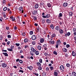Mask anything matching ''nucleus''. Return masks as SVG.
Returning a JSON list of instances; mask_svg holds the SVG:
<instances>
[{
	"mask_svg": "<svg viewBox=\"0 0 76 76\" xmlns=\"http://www.w3.org/2000/svg\"><path fill=\"white\" fill-rule=\"evenodd\" d=\"M8 38H11V35H7Z\"/></svg>",
	"mask_w": 76,
	"mask_h": 76,
	"instance_id": "obj_51",
	"label": "nucleus"
},
{
	"mask_svg": "<svg viewBox=\"0 0 76 76\" xmlns=\"http://www.w3.org/2000/svg\"><path fill=\"white\" fill-rule=\"evenodd\" d=\"M50 69L51 71H52V70H53V69H54V67L53 66H51L50 67Z\"/></svg>",
	"mask_w": 76,
	"mask_h": 76,
	"instance_id": "obj_34",
	"label": "nucleus"
},
{
	"mask_svg": "<svg viewBox=\"0 0 76 76\" xmlns=\"http://www.w3.org/2000/svg\"><path fill=\"white\" fill-rule=\"evenodd\" d=\"M42 17L43 18H49L50 17V14H46L45 16H42Z\"/></svg>",
	"mask_w": 76,
	"mask_h": 76,
	"instance_id": "obj_1",
	"label": "nucleus"
},
{
	"mask_svg": "<svg viewBox=\"0 0 76 76\" xmlns=\"http://www.w3.org/2000/svg\"><path fill=\"white\" fill-rule=\"evenodd\" d=\"M21 35L23 36H25V33L24 32L21 33Z\"/></svg>",
	"mask_w": 76,
	"mask_h": 76,
	"instance_id": "obj_43",
	"label": "nucleus"
},
{
	"mask_svg": "<svg viewBox=\"0 0 76 76\" xmlns=\"http://www.w3.org/2000/svg\"><path fill=\"white\" fill-rule=\"evenodd\" d=\"M31 51H33V52H35V51H36V50H35V49L32 47H31Z\"/></svg>",
	"mask_w": 76,
	"mask_h": 76,
	"instance_id": "obj_16",
	"label": "nucleus"
},
{
	"mask_svg": "<svg viewBox=\"0 0 76 76\" xmlns=\"http://www.w3.org/2000/svg\"><path fill=\"white\" fill-rule=\"evenodd\" d=\"M19 72H21L22 73H23V71L22 70H19Z\"/></svg>",
	"mask_w": 76,
	"mask_h": 76,
	"instance_id": "obj_56",
	"label": "nucleus"
},
{
	"mask_svg": "<svg viewBox=\"0 0 76 76\" xmlns=\"http://www.w3.org/2000/svg\"><path fill=\"white\" fill-rule=\"evenodd\" d=\"M53 53L55 55H57V53L55 51H53Z\"/></svg>",
	"mask_w": 76,
	"mask_h": 76,
	"instance_id": "obj_37",
	"label": "nucleus"
},
{
	"mask_svg": "<svg viewBox=\"0 0 76 76\" xmlns=\"http://www.w3.org/2000/svg\"><path fill=\"white\" fill-rule=\"evenodd\" d=\"M38 69L39 70H42V67H41V66H39V67L38 68Z\"/></svg>",
	"mask_w": 76,
	"mask_h": 76,
	"instance_id": "obj_38",
	"label": "nucleus"
},
{
	"mask_svg": "<svg viewBox=\"0 0 76 76\" xmlns=\"http://www.w3.org/2000/svg\"><path fill=\"white\" fill-rule=\"evenodd\" d=\"M7 50L9 51H13V49H12L11 48V49L7 48Z\"/></svg>",
	"mask_w": 76,
	"mask_h": 76,
	"instance_id": "obj_31",
	"label": "nucleus"
},
{
	"mask_svg": "<svg viewBox=\"0 0 76 76\" xmlns=\"http://www.w3.org/2000/svg\"><path fill=\"white\" fill-rule=\"evenodd\" d=\"M49 43L50 44H52L53 45L54 44V40L53 41H49Z\"/></svg>",
	"mask_w": 76,
	"mask_h": 76,
	"instance_id": "obj_18",
	"label": "nucleus"
},
{
	"mask_svg": "<svg viewBox=\"0 0 76 76\" xmlns=\"http://www.w3.org/2000/svg\"><path fill=\"white\" fill-rule=\"evenodd\" d=\"M56 47L57 48H58V44H56V45H55Z\"/></svg>",
	"mask_w": 76,
	"mask_h": 76,
	"instance_id": "obj_60",
	"label": "nucleus"
},
{
	"mask_svg": "<svg viewBox=\"0 0 76 76\" xmlns=\"http://www.w3.org/2000/svg\"><path fill=\"white\" fill-rule=\"evenodd\" d=\"M46 23H47L48 24L51 23V21H50V20H49V19H46Z\"/></svg>",
	"mask_w": 76,
	"mask_h": 76,
	"instance_id": "obj_22",
	"label": "nucleus"
},
{
	"mask_svg": "<svg viewBox=\"0 0 76 76\" xmlns=\"http://www.w3.org/2000/svg\"><path fill=\"white\" fill-rule=\"evenodd\" d=\"M49 68L48 67H47L46 68V71H48L49 70Z\"/></svg>",
	"mask_w": 76,
	"mask_h": 76,
	"instance_id": "obj_57",
	"label": "nucleus"
},
{
	"mask_svg": "<svg viewBox=\"0 0 76 76\" xmlns=\"http://www.w3.org/2000/svg\"><path fill=\"white\" fill-rule=\"evenodd\" d=\"M1 66L2 67H4V68H5V67H7V64L4 63H3L2 64Z\"/></svg>",
	"mask_w": 76,
	"mask_h": 76,
	"instance_id": "obj_9",
	"label": "nucleus"
},
{
	"mask_svg": "<svg viewBox=\"0 0 76 76\" xmlns=\"http://www.w3.org/2000/svg\"><path fill=\"white\" fill-rule=\"evenodd\" d=\"M43 47H44V48L47 47V45L45 44L44 45H43Z\"/></svg>",
	"mask_w": 76,
	"mask_h": 76,
	"instance_id": "obj_61",
	"label": "nucleus"
},
{
	"mask_svg": "<svg viewBox=\"0 0 76 76\" xmlns=\"http://www.w3.org/2000/svg\"><path fill=\"white\" fill-rule=\"evenodd\" d=\"M6 29H7V30H9V27L8 26L6 27Z\"/></svg>",
	"mask_w": 76,
	"mask_h": 76,
	"instance_id": "obj_59",
	"label": "nucleus"
},
{
	"mask_svg": "<svg viewBox=\"0 0 76 76\" xmlns=\"http://www.w3.org/2000/svg\"><path fill=\"white\" fill-rule=\"evenodd\" d=\"M39 7V4H36L35 6V9H38Z\"/></svg>",
	"mask_w": 76,
	"mask_h": 76,
	"instance_id": "obj_21",
	"label": "nucleus"
},
{
	"mask_svg": "<svg viewBox=\"0 0 76 76\" xmlns=\"http://www.w3.org/2000/svg\"><path fill=\"white\" fill-rule=\"evenodd\" d=\"M72 76H76V72H73L72 73Z\"/></svg>",
	"mask_w": 76,
	"mask_h": 76,
	"instance_id": "obj_28",
	"label": "nucleus"
},
{
	"mask_svg": "<svg viewBox=\"0 0 76 76\" xmlns=\"http://www.w3.org/2000/svg\"><path fill=\"white\" fill-rule=\"evenodd\" d=\"M35 54L37 56H38V55H39V52H38V51H36L35 53Z\"/></svg>",
	"mask_w": 76,
	"mask_h": 76,
	"instance_id": "obj_32",
	"label": "nucleus"
},
{
	"mask_svg": "<svg viewBox=\"0 0 76 76\" xmlns=\"http://www.w3.org/2000/svg\"><path fill=\"white\" fill-rule=\"evenodd\" d=\"M2 54H4V56H5L6 57H8V56H9L7 53H3Z\"/></svg>",
	"mask_w": 76,
	"mask_h": 76,
	"instance_id": "obj_23",
	"label": "nucleus"
},
{
	"mask_svg": "<svg viewBox=\"0 0 76 76\" xmlns=\"http://www.w3.org/2000/svg\"><path fill=\"white\" fill-rule=\"evenodd\" d=\"M10 18L11 19H12V21H15V18L13 17V16L10 17Z\"/></svg>",
	"mask_w": 76,
	"mask_h": 76,
	"instance_id": "obj_15",
	"label": "nucleus"
},
{
	"mask_svg": "<svg viewBox=\"0 0 76 76\" xmlns=\"http://www.w3.org/2000/svg\"><path fill=\"white\" fill-rule=\"evenodd\" d=\"M14 46L11 45V48L12 50H13V49L14 48Z\"/></svg>",
	"mask_w": 76,
	"mask_h": 76,
	"instance_id": "obj_53",
	"label": "nucleus"
},
{
	"mask_svg": "<svg viewBox=\"0 0 76 76\" xmlns=\"http://www.w3.org/2000/svg\"><path fill=\"white\" fill-rule=\"evenodd\" d=\"M2 52H7V50H2Z\"/></svg>",
	"mask_w": 76,
	"mask_h": 76,
	"instance_id": "obj_62",
	"label": "nucleus"
},
{
	"mask_svg": "<svg viewBox=\"0 0 76 76\" xmlns=\"http://www.w3.org/2000/svg\"><path fill=\"white\" fill-rule=\"evenodd\" d=\"M72 56H74V57H75V56H76V52H75L74 51H72Z\"/></svg>",
	"mask_w": 76,
	"mask_h": 76,
	"instance_id": "obj_13",
	"label": "nucleus"
},
{
	"mask_svg": "<svg viewBox=\"0 0 76 76\" xmlns=\"http://www.w3.org/2000/svg\"><path fill=\"white\" fill-rule=\"evenodd\" d=\"M60 44H61V41H60V40L59 39L57 41L56 44H58V45H60Z\"/></svg>",
	"mask_w": 76,
	"mask_h": 76,
	"instance_id": "obj_11",
	"label": "nucleus"
},
{
	"mask_svg": "<svg viewBox=\"0 0 76 76\" xmlns=\"http://www.w3.org/2000/svg\"><path fill=\"white\" fill-rule=\"evenodd\" d=\"M66 48H69V47H70V45H69V44H67L66 45Z\"/></svg>",
	"mask_w": 76,
	"mask_h": 76,
	"instance_id": "obj_50",
	"label": "nucleus"
},
{
	"mask_svg": "<svg viewBox=\"0 0 76 76\" xmlns=\"http://www.w3.org/2000/svg\"><path fill=\"white\" fill-rule=\"evenodd\" d=\"M45 40L43 38H41L40 39V42L41 43H43L44 42Z\"/></svg>",
	"mask_w": 76,
	"mask_h": 76,
	"instance_id": "obj_12",
	"label": "nucleus"
},
{
	"mask_svg": "<svg viewBox=\"0 0 76 76\" xmlns=\"http://www.w3.org/2000/svg\"><path fill=\"white\" fill-rule=\"evenodd\" d=\"M65 69V68H64V67L63 65H61L60 66V69L61 70H62V71H64Z\"/></svg>",
	"mask_w": 76,
	"mask_h": 76,
	"instance_id": "obj_2",
	"label": "nucleus"
},
{
	"mask_svg": "<svg viewBox=\"0 0 76 76\" xmlns=\"http://www.w3.org/2000/svg\"><path fill=\"white\" fill-rule=\"evenodd\" d=\"M66 66L67 67H70V64L69 63H67L66 64Z\"/></svg>",
	"mask_w": 76,
	"mask_h": 76,
	"instance_id": "obj_30",
	"label": "nucleus"
},
{
	"mask_svg": "<svg viewBox=\"0 0 76 76\" xmlns=\"http://www.w3.org/2000/svg\"><path fill=\"white\" fill-rule=\"evenodd\" d=\"M32 45H35V42L34 41H32Z\"/></svg>",
	"mask_w": 76,
	"mask_h": 76,
	"instance_id": "obj_52",
	"label": "nucleus"
},
{
	"mask_svg": "<svg viewBox=\"0 0 76 76\" xmlns=\"http://www.w3.org/2000/svg\"><path fill=\"white\" fill-rule=\"evenodd\" d=\"M42 23H45V20H44V19H42Z\"/></svg>",
	"mask_w": 76,
	"mask_h": 76,
	"instance_id": "obj_54",
	"label": "nucleus"
},
{
	"mask_svg": "<svg viewBox=\"0 0 76 76\" xmlns=\"http://www.w3.org/2000/svg\"><path fill=\"white\" fill-rule=\"evenodd\" d=\"M32 17H34V18H33L34 19V20H35V21H36V20H37V17H35V16H31Z\"/></svg>",
	"mask_w": 76,
	"mask_h": 76,
	"instance_id": "obj_24",
	"label": "nucleus"
},
{
	"mask_svg": "<svg viewBox=\"0 0 76 76\" xmlns=\"http://www.w3.org/2000/svg\"><path fill=\"white\" fill-rule=\"evenodd\" d=\"M7 7H5L3 9V10H4V11H5L7 10Z\"/></svg>",
	"mask_w": 76,
	"mask_h": 76,
	"instance_id": "obj_35",
	"label": "nucleus"
},
{
	"mask_svg": "<svg viewBox=\"0 0 76 76\" xmlns=\"http://www.w3.org/2000/svg\"><path fill=\"white\" fill-rule=\"evenodd\" d=\"M71 34V33H70V32H68L67 33V35H68V37H69V36H70Z\"/></svg>",
	"mask_w": 76,
	"mask_h": 76,
	"instance_id": "obj_48",
	"label": "nucleus"
},
{
	"mask_svg": "<svg viewBox=\"0 0 76 76\" xmlns=\"http://www.w3.org/2000/svg\"><path fill=\"white\" fill-rule=\"evenodd\" d=\"M47 5L48 7H51V4H50V3H48L47 4Z\"/></svg>",
	"mask_w": 76,
	"mask_h": 76,
	"instance_id": "obj_27",
	"label": "nucleus"
},
{
	"mask_svg": "<svg viewBox=\"0 0 76 76\" xmlns=\"http://www.w3.org/2000/svg\"><path fill=\"white\" fill-rule=\"evenodd\" d=\"M50 27H51L53 29H54V26H53V24H51L50 25Z\"/></svg>",
	"mask_w": 76,
	"mask_h": 76,
	"instance_id": "obj_36",
	"label": "nucleus"
},
{
	"mask_svg": "<svg viewBox=\"0 0 76 76\" xmlns=\"http://www.w3.org/2000/svg\"><path fill=\"white\" fill-rule=\"evenodd\" d=\"M34 74L37 76H38V74H37L36 73H34Z\"/></svg>",
	"mask_w": 76,
	"mask_h": 76,
	"instance_id": "obj_64",
	"label": "nucleus"
},
{
	"mask_svg": "<svg viewBox=\"0 0 76 76\" xmlns=\"http://www.w3.org/2000/svg\"><path fill=\"white\" fill-rule=\"evenodd\" d=\"M55 29L56 31H58L60 29V26H57L55 28Z\"/></svg>",
	"mask_w": 76,
	"mask_h": 76,
	"instance_id": "obj_6",
	"label": "nucleus"
},
{
	"mask_svg": "<svg viewBox=\"0 0 76 76\" xmlns=\"http://www.w3.org/2000/svg\"><path fill=\"white\" fill-rule=\"evenodd\" d=\"M37 65H38L39 67L41 66V63H39V62H37Z\"/></svg>",
	"mask_w": 76,
	"mask_h": 76,
	"instance_id": "obj_33",
	"label": "nucleus"
},
{
	"mask_svg": "<svg viewBox=\"0 0 76 76\" xmlns=\"http://www.w3.org/2000/svg\"><path fill=\"white\" fill-rule=\"evenodd\" d=\"M69 17H72L73 15V12H71V11L70 12H69Z\"/></svg>",
	"mask_w": 76,
	"mask_h": 76,
	"instance_id": "obj_14",
	"label": "nucleus"
},
{
	"mask_svg": "<svg viewBox=\"0 0 76 76\" xmlns=\"http://www.w3.org/2000/svg\"><path fill=\"white\" fill-rule=\"evenodd\" d=\"M30 54L31 56H34V52L32 51H30Z\"/></svg>",
	"mask_w": 76,
	"mask_h": 76,
	"instance_id": "obj_29",
	"label": "nucleus"
},
{
	"mask_svg": "<svg viewBox=\"0 0 76 76\" xmlns=\"http://www.w3.org/2000/svg\"><path fill=\"white\" fill-rule=\"evenodd\" d=\"M50 35H51V38H54V37H56V34L53 33L52 35L50 33Z\"/></svg>",
	"mask_w": 76,
	"mask_h": 76,
	"instance_id": "obj_3",
	"label": "nucleus"
},
{
	"mask_svg": "<svg viewBox=\"0 0 76 76\" xmlns=\"http://www.w3.org/2000/svg\"><path fill=\"white\" fill-rule=\"evenodd\" d=\"M59 32L61 34H63V30L61 29H60L59 30Z\"/></svg>",
	"mask_w": 76,
	"mask_h": 76,
	"instance_id": "obj_20",
	"label": "nucleus"
},
{
	"mask_svg": "<svg viewBox=\"0 0 76 76\" xmlns=\"http://www.w3.org/2000/svg\"><path fill=\"white\" fill-rule=\"evenodd\" d=\"M30 42V40H29L27 38H26L24 39V42L26 43H27V42Z\"/></svg>",
	"mask_w": 76,
	"mask_h": 76,
	"instance_id": "obj_7",
	"label": "nucleus"
},
{
	"mask_svg": "<svg viewBox=\"0 0 76 76\" xmlns=\"http://www.w3.org/2000/svg\"><path fill=\"white\" fill-rule=\"evenodd\" d=\"M44 55L45 56H48V53L45 52L44 53Z\"/></svg>",
	"mask_w": 76,
	"mask_h": 76,
	"instance_id": "obj_45",
	"label": "nucleus"
},
{
	"mask_svg": "<svg viewBox=\"0 0 76 76\" xmlns=\"http://www.w3.org/2000/svg\"><path fill=\"white\" fill-rule=\"evenodd\" d=\"M54 74L55 76H57L58 75V73L56 72V71H55Z\"/></svg>",
	"mask_w": 76,
	"mask_h": 76,
	"instance_id": "obj_25",
	"label": "nucleus"
},
{
	"mask_svg": "<svg viewBox=\"0 0 76 76\" xmlns=\"http://www.w3.org/2000/svg\"><path fill=\"white\" fill-rule=\"evenodd\" d=\"M67 3L65 2L63 4V6H64V7H67Z\"/></svg>",
	"mask_w": 76,
	"mask_h": 76,
	"instance_id": "obj_19",
	"label": "nucleus"
},
{
	"mask_svg": "<svg viewBox=\"0 0 76 76\" xmlns=\"http://www.w3.org/2000/svg\"><path fill=\"white\" fill-rule=\"evenodd\" d=\"M72 31L73 32H76V28H73Z\"/></svg>",
	"mask_w": 76,
	"mask_h": 76,
	"instance_id": "obj_42",
	"label": "nucleus"
},
{
	"mask_svg": "<svg viewBox=\"0 0 76 76\" xmlns=\"http://www.w3.org/2000/svg\"><path fill=\"white\" fill-rule=\"evenodd\" d=\"M58 17H62L63 16V14L62 13H60L59 14Z\"/></svg>",
	"mask_w": 76,
	"mask_h": 76,
	"instance_id": "obj_39",
	"label": "nucleus"
},
{
	"mask_svg": "<svg viewBox=\"0 0 76 76\" xmlns=\"http://www.w3.org/2000/svg\"><path fill=\"white\" fill-rule=\"evenodd\" d=\"M15 45L17 46V47H19V45H20V44L19 43H16Z\"/></svg>",
	"mask_w": 76,
	"mask_h": 76,
	"instance_id": "obj_47",
	"label": "nucleus"
},
{
	"mask_svg": "<svg viewBox=\"0 0 76 76\" xmlns=\"http://www.w3.org/2000/svg\"><path fill=\"white\" fill-rule=\"evenodd\" d=\"M37 31L38 32L39 31V26H38L36 28Z\"/></svg>",
	"mask_w": 76,
	"mask_h": 76,
	"instance_id": "obj_46",
	"label": "nucleus"
},
{
	"mask_svg": "<svg viewBox=\"0 0 76 76\" xmlns=\"http://www.w3.org/2000/svg\"><path fill=\"white\" fill-rule=\"evenodd\" d=\"M63 23L59 21V24H60V25H61Z\"/></svg>",
	"mask_w": 76,
	"mask_h": 76,
	"instance_id": "obj_63",
	"label": "nucleus"
},
{
	"mask_svg": "<svg viewBox=\"0 0 76 76\" xmlns=\"http://www.w3.org/2000/svg\"><path fill=\"white\" fill-rule=\"evenodd\" d=\"M37 48L39 50H41V46L40 45L38 46Z\"/></svg>",
	"mask_w": 76,
	"mask_h": 76,
	"instance_id": "obj_26",
	"label": "nucleus"
},
{
	"mask_svg": "<svg viewBox=\"0 0 76 76\" xmlns=\"http://www.w3.org/2000/svg\"><path fill=\"white\" fill-rule=\"evenodd\" d=\"M27 68L30 70H32V69H33V66H27Z\"/></svg>",
	"mask_w": 76,
	"mask_h": 76,
	"instance_id": "obj_8",
	"label": "nucleus"
},
{
	"mask_svg": "<svg viewBox=\"0 0 76 76\" xmlns=\"http://www.w3.org/2000/svg\"><path fill=\"white\" fill-rule=\"evenodd\" d=\"M62 50L63 51L64 53H66V52H67V49L65 48H63V49H62Z\"/></svg>",
	"mask_w": 76,
	"mask_h": 76,
	"instance_id": "obj_17",
	"label": "nucleus"
},
{
	"mask_svg": "<svg viewBox=\"0 0 76 76\" xmlns=\"http://www.w3.org/2000/svg\"><path fill=\"white\" fill-rule=\"evenodd\" d=\"M5 12L4 11H2L1 13L2 15H5Z\"/></svg>",
	"mask_w": 76,
	"mask_h": 76,
	"instance_id": "obj_55",
	"label": "nucleus"
},
{
	"mask_svg": "<svg viewBox=\"0 0 76 76\" xmlns=\"http://www.w3.org/2000/svg\"><path fill=\"white\" fill-rule=\"evenodd\" d=\"M18 10L19 11H20L21 12V13H23L24 11L23 10V8L22 7H19L18 8Z\"/></svg>",
	"mask_w": 76,
	"mask_h": 76,
	"instance_id": "obj_4",
	"label": "nucleus"
},
{
	"mask_svg": "<svg viewBox=\"0 0 76 76\" xmlns=\"http://www.w3.org/2000/svg\"><path fill=\"white\" fill-rule=\"evenodd\" d=\"M39 62L40 63H42V59H40L39 60Z\"/></svg>",
	"mask_w": 76,
	"mask_h": 76,
	"instance_id": "obj_44",
	"label": "nucleus"
},
{
	"mask_svg": "<svg viewBox=\"0 0 76 76\" xmlns=\"http://www.w3.org/2000/svg\"><path fill=\"white\" fill-rule=\"evenodd\" d=\"M3 39V37L1 36H0V40Z\"/></svg>",
	"mask_w": 76,
	"mask_h": 76,
	"instance_id": "obj_58",
	"label": "nucleus"
},
{
	"mask_svg": "<svg viewBox=\"0 0 76 76\" xmlns=\"http://www.w3.org/2000/svg\"><path fill=\"white\" fill-rule=\"evenodd\" d=\"M2 3H3V4H5V3H6V1L5 0H3L2 1Z\"/></svg>",
	"mask_w": 76,
	"mask_h": 76,
	"instance_id": "obj_49",
	"label": "nucleus"
},
{
	"mask_svg": "<svg viewBox=\"0 0 76 76\" xmlns=\"http://www.w3.org/2000/svg\"><path fill=\"white\" fill-rule=\"evenodd\" d=\"M33 31H30L29 33L30 35H32V34H33Z\"/></svg>",
	"mask_w": 76,
	"mask_h": 76,
	"instance_id": "obj_41",
	"label": "nucleus"
},
{
	"mask_svg": "<svg viewBox=\"0 0 76 76\" xmlns=\"http://www.w3.org/2000/svg\"><path fill=\"white\" fill-rule=\"evenodd\" d=\"M32 39V40H35L37 39V37H36V36L35 35H33L31 37Z\"/></svg>",
	"mask_w": 76,
	"mask_h": 76,
	"instance_id": "obj_5",
	"label": "nucleus"
},
{
	"mask_svg": "<svg viewBox=\"0 0 76 76\" xmlns=\"http://www.w3.org/2000/svg\"><path fill=\"white\" fill-rule=\"evenodd\" d=\"M33 15H37V14H38V11L37 10H35L33 11L32 13Z\"/></svg>",
	"mask_w": 76,
	"mask_h": 76,
	"instance_id": "obj_10",
	"label": "nucleus"
},
{
	"mask_svg": "<svg viewBox=\"0 0 76 76\" xmlns=\"http://www.w3.org/2000/svg\"><path fill=\"white\" fill-rule=\"evenodd\" d=\"M19 63L21 64H22L23 63V61L21 60H20L19 61Z\"/></svg>",
	"mask_w": 76,
	"mask_h": 76,
	"instance_id": "obj_40",
	"label": "nucleus"
}]
</instances>
